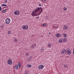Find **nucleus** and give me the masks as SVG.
I'll use <instances>...</instances> for the list:
<instances>
[{
    "mask_svg": "<svg viewBox=\"0 0 74 74\" xmlns=\"http://www.w3.org/2000/svg\"><path fill=\"white\" fill-rule=\"evenodd\" d=\"M42 8L38 7L35 9V10H34V12L33 11L32 12V16H38V15H40L42 12Z\"/></svg>",
    "mask_w": 74,
    "mask_h": 74,
    "instance_id": "obj_1",
    "label": "nucleus"
},
{
    "mask_svg": "<svg viewBox=\"0 0 74 74\" xmlns=\"http://www.w3.org/2000/svg\"><path fill=\"white\" fill-rule=\"evenodd\" d=\"M5 22L6 24L8 25L11 22V20L9 18H7L5 20Z\"/></svg>",
    "mask_w": 74,
    "mask_h": 74,
    "instance_id": "obj_2",
    "label": "nucleus"
},
{
    "mask_svg": "<svg viewBox=\"0 0 74 74\" xmlns=\"http://www.w3.org/2000/svg\"><path fill=\"white\" fill-rule=\"evenodd\" d=\"M61 53L63 55H65L67 53V49H63L61 52Z\"/></svg>",
    "mask_w": 74,
    "mask_h": 74,
    "instance_id": "obj_3",
    "label": "nucleus"
},
{
    "mask_svg": "<svg viewBox=\"0 0 74 74\" xmlns=\"http://www.w3.org/2000/svg\"><path fill=\"white\" fill-rule=\"evenodd\" d=\"M22 28L24 30H27L28 29V26L27 25H23L22 26Z\"/></svg>",
    "mask_w": 74,
    "mask_h": 74,
    "instance_id": "obj_4",
    "label": "nucleus"
},
{
    "mask_svg": "<svg viewBox=\"0 0 74 74\" xmlns=\"http://www.w3.org/2000/svg\"><path fill=\"white\" fill-rule=\"evenodd\" d=\"M14 13L16 15H18L19 14V11L18 10H15L14 12Z\"/></svg>",
    "mask_w": 74,
    "mask_h": 74,
    "instance_id": "obj_5",
    "label": "nucleus"
},
{
    "mask_svg": "<svg viewBox=\"0 0 74 74\" xmlns=\"http://www.w3.org/2000/svg\"><path fill=\"white\" fill-rule=\"evenodd\" d=\"M7 62L8 64L11 65V64H12V60L11 59H9L8 60Z\"/></svg>",
    "mask_w": 74,
    "mask_h": 74,
    "instance_id": "obj_6",
    "label": "nucleus"
},
{
    "mask_svg": "<svg viewBox=\"0 0 74 74\" xmlns=\"http://www.w3.org/2000/svg\"><path fill=\"white\" fill-rule=\"evenodd\" d=\"M71 50H70L69 49L67 50V51H66V53L68 55H70V54H71Z\"/></svg>",
    "mask_w": 74,
    "mask_h": 74,
    "instance_id": "obj_7",
    "label": "nucleus"
},
{
    "mask_svg": "<svg viewBox=\"0 0 74 74\" xmlns=\"http://www.w3.org/2000/svg\"><path fill=\"white\" fill-rule=\"evenodd\" d=\"M43 67H44V66L42 64L40 65L38 67L39 69H43Z\"/></svg>",
    "mask_w": 74,
    "mask_h": 74,
    "instance_id": "obj_8",
    "label": "nucleus"
},
{
    "mask_svg": "<svg viewBox=\"0 0 74 74\" xmlns=\"http://www.w3.org/2000/svg\"><path fill=\"white\" fill-rule=\"evenodd\" d=\"M35 47H36V43H34L33 45H32L31 46V48H34Z\"/></svg>",
    "mask_w": 74,
    "mask_h": 74,
    "instance_id": "obj_9",
    "label": "nucleus"
},
{
    "mask_svg": "<svg viewBox=\"0 0 74 74\" xmlns=\"http://www.w3.org/2000/svg\"><path fill=\"white\" fill-rule=\"evenodd\" d=\"M40 52H43L44 51V49L43 48V47H42L40 49Z\"/></svg>",
    "mask_w": 74,
    "mask_h": 74,
    "instance_id": "obj_10",
    "label": "nucleus"
},
{
    "mask_svg": "<svg viewBox=\"0 0 74 74\" xmlns=\"http://www.w3.org/2000/svg\"><path fill=\"white\" fill-rule=\"evenodd\" d=\"M63 29L64 30H66V29H68V27L67 26L64 25L63 27Z\"/></svg>",
    "mask_w": 74,
    "mask_h": 74,
    "instance_id": "obj_11",
    "label": "nucleus"
},
{
    "mask_svg": "<svg viewBox=\"0 0 74 74\" xmlns=\"http://www.w3.org/2000/svg\"><path fill=\"white\" fill-rule=\"evenodd\" d=\"M56 36L57 37H60V35L59 33H57L56 34Z\"/></svg>",
    "mask_w": 74,
    "mask_h": 74,
    "instance_id": "obj_12",
    "label": "nucleus"
},
{
    "mask_svg": "<svg viewBox=\"0 0 74 74\" xmlns=\"http://www.w3.org/2000/svg\"><path fill=\"white\" fill-rule=\"evenodd\" d=\"M58 42H60V43L62 42H63V39H59L58 40Z\"/></svg>",
    "mask_w": 74,
    "mask_h": 74,
    "instance_id": "obj_13",
    "label": "nucleus"
},
{
    "mask_svg": "<svg viewBox=\"0 0 74 74\" xmlns=\"http://www.w3.org/2000/svg\"><path fill=\"white\" fill-rule=\"evenodd\" d=\"M51 46H52V45L51 43H49L47 44V47L49 48H51Z\"/></svg>",
    "mask_w": 74,
    "mask_h": 74,
    "instance_id": "obj_14",
    "label": "nucleus"
},
{
    "mask_svg": "<svg viewBox=\"0 0 74 74\" xmlns=\"http://www.w3.org/2000/svg\"><path fill=\"white\" fill-rule=\"evenodd\" d=\"M17 65L18 66V68H20V67H21V63L18 62V63L17 64Z\"/></svg>",
    "mask_w": 74,
    "mask_h": 74,
    "instance_id": "obj_15",
    "label": "nucleus"
},
{
    "mask_svg": "<svg viewBox=\"0 0 74 74\" xmlns=\"http://www.w3.org/2000/svg\"><path fill=\"white\" fill-rule=\"evenodd\" d=\"M18 42V40H17V39H16V38H14V42Z\"/></svg>",
    "mask_w": 74,
    "mask_h": 74,
    "instance_id": "obj_16",
    "label": "nucleus"
},
{
    "mask_svg": "<svg viewBox=\"0 0 74 74\" xmlns=\"http://www.w3.org/2000/svg\"><path fill=\"white\" fill-rule=\"evenodd\" d=\"M67 39H66V38H64L63 39V41L64 42H66L67 41Z\"/></svg>",
    "mask_w": 74,
    "mask_h": 74,
    "instance_id": "obj_17",
    "label": "nucleus"
},
{
    "mask_svg": "<svg viewBox=\"0 0 74 74\" xmlns=\"http://www.w3.org/2000/svg\"><path fill=\"white\" fill-rule=\"evenodd\" d=\"M63 36L64 37H67V34H63Z\"/></svg>",
    "mask_w": 74,
    "mask_h": 74,
    "instance_id": "obj_18",
    "label": "nucleus"
},
{
    "mask_svg": "<svg viewBox=\"0 0 74 74\" xmlns=\"http://www.w3.org/2000/svg\"><path fill=\"white\" fill-rule=\"evenodd\" d=\"M64 67H65V68H67L69 67V66L67 64H65V65H64Z\"/></svg>",
    "mask_w": 74,
    "mask_h": 74,
    "instance_id": "obj_19",
    "label": "nucleus"
},
{
    "mask_svg": "<svg viewBox=\"0 0 74 74\" xmlns=\"http://www.w3.org/2000/svg\"><path fill=\"white\" fill-rule=\"evenodd\" d=\"M15 69L16 70H17L18 69V65H15Z\"/></svg>",
    "mask_w": 74,
    "mask_h": 74,
    "instance_id": "obj_20",
    "label": "nucleus"
},
{
    "mask_svg": "<svg viewBox=\"0 0 74 74\" xmlns=\"http://www.w3.org/2000/svg\"><path fill=\"white\" fill-rule=\"evenodd\" d=\"M6 12V10L5 9L2 11V13H4V12Z\"/></svg>",
    "mask_w": 74,
    "mask_h": 74,
    "instance_id": "obj_21",
    "label": "nucleus"
},
{
    "mask_svg": "<svg viewBox=\"0 0 74 74\" xmlns=\"http://www.w3.org/2000/svg\"><path fill=\"white\" fill-rule=\"evenodd\" d=\"M25 56H29V53H25Z\"/></svg>",
    "mask_w": 74,
    "mask_h": 74,
    "instance_id": "obj_22",
    "label": "nucleus"
},
{
    "mask_svg": "<svg viewBox=\"0 0 74 74\" xmlns=\"http://www.w3.org/2000/svg\"><path fill=\"white\" fill-rule=\"evenodd\" d=\"M27 66L28 67H32V65L30 64L29 65H27Z\"/></svg>",
    "mask_w": 74,
    "mask_h": 74,
    "instance_id": "obj_23",
    "label": "nucleus"
},
{
    "mask_svg": "<svg viewBox=\"0 0 74 74\" xmlns=\"http://www.w3.org/2000/svg\"><path fill=\"white\" fill-rule=\"evenodd\" d=\"M63 9L65 11H66V10H67V8H66V7H64V8Z\"/></svg>",
    "mask_w": 74,
    "mask_h": 74,
    "instance_id": "obj_24",
    "label": "nucleus"
},
{
    "mask_svg": "<svg viewBox=\"0 0 74 74\" xmlns=\"http://www.w3.org/2000/svg\"><path fill=\"white\" fill-rule=\"evenodd\" d=\"M1 5H2V6H3V7L5 6H7V5H6L5 4H2Z\"/></svg>",
    "mask_w": 74,
    "mask_h": 74,
    "instance_id": "obj_25",
    "label": "nucleus"
},
{
    "mask_svg": "<svg viewBox=\"0 0 74 74\" xmlns=\"http://www.w3.org/2000/svg\"><path fill=\"white\" fill-rule=\"evenodd\" d=\"M25 74H29V73H28V71H25Z\"/></svg>",
    "mask_w": 74,
    "mask_h": 74,
    "instance_id": "obj_26",
    "label": "nucleus"
},
{
    "mask_svg": "<svg viewBox=\"0 0 74 74\" xmlns=\"http://www.w3.org/2000/svg\"><path fill=\"white\" fill-rule=\"evenodd\" d=\"M54 28H58V25H56L54 27Z\"/></svg>",
    "mask_w": 74,
    "mask_h": 74,
    "instance_id": "obj_27",
    "label": "nucleus"
},
{
    "mask_svg": "<svg viewBox=\"0 0 74 74\" xmlns=\"http://www.w3.org/2000/svg\"><path fill=\"white\" fill-rule=\"evenodd\" d=\"M43 26H47V24H43Z\"/></svg>",
    "mask_w": 74,
    "mask_h": 74,
    "instance_id": "obj_28",
    "label": "nucleus"
},
{
    "mask_svg": "<svg viewBox=\"0 0 74 74\" xmlns=\"http://www.w3.org/2000/svg\"><path fill=\"white\" fill-rule=\"evenodd\" d=\"M4 1L5 3H7V0H5Z\"/></svg>",
    "mask_w": 74,
    "mask_h": 74,
    "instance_id": "obj_29",
    "label": "nucleus"
},
{
    "mask_svg": "<svg viewBox=\"0 0 74 74\" xmlns=\"http://www.w3.org/2000/svg\"><path fill=\"white\" fill-rule=\"evenodd\" d=\"M11 32L10 31H9L8 32V34H11Z\"/></svg>",
    "mask_w": 74,
    "mask_h": 74,
    "instance_id": "obj_30",
    "label": "nucleus"
},
{
    "mask_svg": "<svg viewBox=\"0 0 74 74\" xmlns=\"http://www.w3.org/2000/svg\"><path fill=\"white\" fill-rule=\"evenodd\" d=\"M3 26H1V29H3Z\"/></svg>",
    "mask_w": 74,
    "mask_h": 74,
    "instance_id": "obj_31",
    "label": "nucleus"
},
{
    "mask_svg": "<svg viewBox=\"0 0 74 74\" xmlns=\"http://www.w3.org/2000/svg\"><path fill=\"white\" fill-rule=\"evenodd\" d=\"M38 5L39 6V7H41V4H38Z\"/></svg>",
    "mask_w": 74,
    "mask_h": 74,
    "instance_id": "obj_32",
    "label": "nucleus"
},
{
    "mask_svg": "<svg viewBox=\"0 0 74 74\" xmlns=\"http://www.w3.org/2000/svg\"><path fill=\"white\" fill-rule=\"evenodd\" d=\"M2 9H1V8L0 7V11H1Z\"/></svg>",
    "mask_w": 74,
    "mask_h": 74,
    "instance_id": "obj_33",
    "label": "nucleus"
},
{
    "mask_svg": "<svg viewBox=\"0 0 74 74\" xmlns=\"http://www.w3.org/2000/svg\"><path fill=\"white\" fill-rule=\"evenodd\" d=\"M73 55H74V48L73 49Z\"/></svg>",
    "mask_w": 74,
    "mask_h": 74,
    "instance_id": "obj_34",
    "label": "nucleus"
},
{
    "mask_svg": "<svg viewBox=\"0 0 74 74\" xmlns=\"http://www.w3.org/2000/svg\"><path fill=\"white\" fill-rule=\"evenodd\" d=\"M39 18V17H38H38H36V18L37 19H38V18Z\"/></svg>",
    "mask_w": 74,
    "mask_h": 74,
    "instance_id": "obj_35",
    "label": "nucleus"
},
{
    "mask_svg": "<svg viewBox=\"0 0 74 74\" xmlns=\"http://www.w3.org/2000/svg\"><path fill=\"white\" fill-rule=\"evenodd\" d=\"M42 1H47V0H41Z\"/></svg>",
    "mask_w": 74,
    "mask_h": 74,
    "instance_id": "obj_36",
    "label": "nucleus"
},
{
    "mask_svg": "<svg viewBox=\"0 0 74 74\" xmlns=\"http://www.w3.org/2000/svg\"><path fill=\"white\" fill-rule=\"evenodd\" d=\"M49 34H51V33L50 32L49 33Z\"/></svg>",
    "mask_w": 74,
    "mask_h": 74,
    "instance_id": "obj_37",
    "label": "nucleus"
}]
</instances>
